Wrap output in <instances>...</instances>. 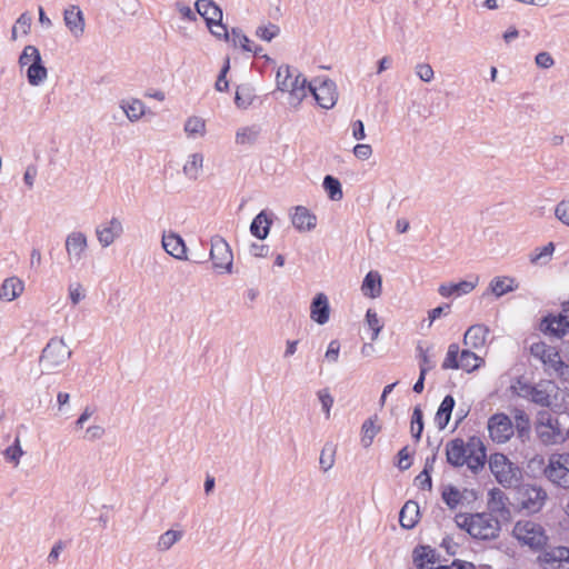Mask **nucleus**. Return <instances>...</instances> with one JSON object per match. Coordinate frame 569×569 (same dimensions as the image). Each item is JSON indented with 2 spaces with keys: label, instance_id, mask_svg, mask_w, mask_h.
Masks as SVG:
<instances>
[{
  "label": "nucleus",
  "instance_id": "72a5a7b5",
  "mask_svg": "<svg viewBox=\"0 0 569 569\" xmlns=\"http://www.w3.org/2000/svg\"><path fill=\"white\" fill-rule=\"evenodd\" d=\"M203 167V154L194 152L190 154L183 164V174L190 180H197L202 171Z\"/></svg>",
  "mask_w": 569,
  "mask_h": 569
},
{
  "label": "nucleus",
  "instance_id": "a211bd4d",
  "mask_svg": "<svg viewBox=\"0 0 569 569\" xmlns=\"http://www.w3.org/2000/svg\"><path fill=\"white\" fill-rule=\"evenodd\" d=\"M123 232V227L118 218H112L108 223L97 227L96 234L99 243L107 248L114 242Z\"/></svg>",
  "mask_w": 569,
  "mask_h": 569
},
{
  "label": "nucleus",
  "instance_id": "7ed1b4c3",
  "mask_svg": "<svg viewBox=\"0 0 569 569\" xmlns=\"http://www.w3.org/2000/svg\"><path fill=\"white\" fill-rule=\"evenodd\" d=\"M489 468L497 482L505 488H516L522 479L521 469L503 453H493L489 459Z\"/></svg>",
  "mask_w": 569,
  "mask_h": 569
},
{
  "label": "nucleus",
  "instance_id": "423d86ee",
  "mask_svg": "<svg viewBox=\"0 0 569 569\" xmlns=\"http://www.w3.org/2000/svg\"><path fill=\"white\" fill-rule=\"evenodd\" d=\"M535 430L539 440L546 445H556L563 440V433L557 417L542 410L537 415Z\"/></svg>",
  "mask_w": 569,
  "mask_h": 569
},
{
  "label": "nucleus",
  "instance_id": "09e8293b",
  "mask_svg": "<svg viewBox=\"0 0 569 569\" xmlns=\"http://www.w3.org/2000/svg\"><path fill=\"white\" fill-rule=\"evenodd\" d=\"M184 131L189 136H203L206 131L204 120L199 117H191L184 123Z\"/></svg>",
  "mask_w": 569,
  "mask_h": 569
},
{
  "label": "nucleus",
  "instance_id": "bf43d9fd",
  "mask_svg": "<svg viewBox=\"0 0 569 569\" xmlns=\"http://www.w3.org/2000/svg\"><path fill=\"white\" fill-rule=\"evenodd\" d=\"M229 68H230V60L229 58L226 59V63L223 66V68L221 69L219 76H218V79L216 81V90L218 91H226L229 87V83L226 79L227 77V73L229 71Z\"/></svg>",
  "mask_w": 569,
  "mask_h": 569
},
{
  "label": "nucleus",
  "instance_id": "bb28decb",
  "mask_svg": "<svg viewBox=\"0 0 569 569\" xmlns=\"http://www.w3.org/2000/svg\"><path fill=\"white\" fill-rule=\"evenodd\" d=\"M382 279L378 271H369L362 282L361 291L363 296L377 298L381 295Z\"/></svg>",
  "mask_w": 569,
  "mask_h": 569
},
{
  "label": "nucleus",
  "instance_id": "2eb2a0df",
  "mask_svg": "<svg viewBox=\"0 0 569 569\" xmlns=\"http://www.w3.org/2000/svg\"><path fill=\"white\" fill-rule=\"evenodd\" d=\"M538 561L543 569H569V548L559 546L545 550Z\"/></svg>",
  "mask_w": 569,
  "mask_h": 569
},
{
  "label": "nucleus",
  "instance_id": "c9c22d12",
  "mask_svg": "<svg viewBox=\"0 0 569 569\" xmlns=\"http://www.w3.org/2000/svg\"><path fill=\"white\" fill-rule=\"evenodd\" d=\"M121 109L130 121H138L146 112L144 103L139 99H130L121 102Z\"/></svg>",
  "mask_w": 569,
  "mask_h": 569
},
{
  "label": "nucleus",
  "instance_id": "9b49d317",
  "mask_svg": "<svg viewBox=\"0 0 569 569\" xmlns=\"http://www.w3.org/2000/svg\"><path fill=\"white\" fill-rule=\"evenodd\" d=\"M489 437L493 442L506 443L515 432V426L506 413H495L488 420Z\"/></svg>",
  "mask_w": 569,
  "mask_h": 569
},
{
  "label": "nucleus",
  "instance_id": "4468645a",
  "mask_svg": "<svg viewBox=\"0 0 569 569\" xmlns=\"http://www.w3.org/2000/svg\"><path fill=\"white\" fill-rule=\"evenodd\" d=\"M531 355L539 358L543 365L556 373L562 375L565 363L561 360L559 352L545 342L533 343L530 348Z\"/></svg>",
  "mask_w": 569,
  "mask_h": 569
},
{
  "label": "nucleus",
  "instance_id": "0eeeda50",
  "mask_svg": "<svg viewBox=\"0 0 569 569\" xmlns=\"http://www.w3.org/2000/svg\"><path fill=\"white\" fill-rule=\"evenodd\" d=\"M516 390L519 397L528 399L536 405L541 407H549L551 405L553 385L550 381H542L537 385L519 381Z\"/></svg>",
  "mask_w": 569,
  "mask_h": 569
},
{
  "label": "nucleus",
  "instance_id": "37998d69",
  "mask_svg": "<svg viewBox=\"0 0 569 569\" xmlns=\"http://www.w3.org/2000/svg\"><path fill=\"white\" fill-rule=\"evenodd\" d=\"M460 349L457 343H451L448 347V351L446 355V358L442 362V369H459V357H460Z\"/></svg>",
  "mask_w": 569,
  "mask_h": 569
},
{
  "label": "nucleus",
  "instance_id": "c756f323",
  "mask_svg": "<svg viewBox=\"0 0 569 569\" xmlns=\"http://www.w3.org/2000/svg\"><path fill=\"white\" fill-rule=\"evenodd\" d=\"M455 403V399L450 395L446 396L441 401L435 417V423L440 430H443L447 427L451 418Z\"/></svg>",
  "mask_w": 569,
  "mask_h": 569
},
{
  "label": "nucleus",
  "instance_id": "5701e85b",
  "mask_svg": "<svg viewBox=\"0 0 569 569\" xmlns=\"http://www.w3.org/2000/svg\"><path fill=\"white\" fill-rule=\"evenodd\" d=\"M162 247L167 253L178 260H187V247L183 239L177 233L163 234Z\"/></svg>",
  "mask_w": 569,
  "mask_h": 569
},
{
  "label": "nucleus",
  "instance_id": "b1692460",
  "mask_svg": "<svg viewBox=\"0 0 569 569\" xmlns=\"http://www.w3.org/2000/svg\"><path fill=\"white\" fill-rule=\"evenodd\" d=\"M64 23L76 38L83 34L84 18L82 11L78 7L71 6L64 10Z\"/></svg>",
  "mask_w": 569,
  "mask_h": 569
},
{
  "label": "nucleus",
  "instance_id": "864d4df0",
  "mask_svg": "<svg viewBox=\"0 0 569 569\" xmlns=\"http://www.w3.org/2000/svg\"><path fill=\"white\" fill-rule=\"evenodd\" d=\"M515 420H516V429L519 433V437H523L525 435H528V432L530 430V425H529V418H528L527 413L522 410H517L516 415H515Z\"/></svg>",
  "mask_w": 569,
  "mask_h": 569
},
{
  "label": "nucleus",
  "instance_id": "e2e57ef3",
  "mask_svg": "<svg viewBox=\"0 0 569 569\" xmlns=\"http://www.w3.org/2000/svg\"><path fill=\"white\" fill-rule=\"evenodd\" d=\"M104 428L99 425L90 426L86 430L84 439L89 441L99 440L104 436Z\"/></svg>",
  "mask_w": 569,
  "mask_h": 569
},
{
  "label": "nucleus",
  "instance_id": "0e129e2a",
  "mask_svg": "<svg viewBox=\"0 0 569 569\" xmlns=\"http://www.w3.org/2000/svg\"><path fill=\"white\" fill-rule=\"evenodd\" d=\"M340 352V343L338 340L330 341L328 349L326 351L325 358L329 362H337L339 358Z\"/></svg>",
  "mask_w": 569,
  "mask_h": 569
},
{
  "label": "nucleus",
  "instance_id": "5fc2aeb1",
  "mask_svg": "<svg viewBox=\"0 0 569 569\" xmlns=\"http://www.w3.org/2000/svg\"><path fill=\"white\" fill-rule=\"evenodd\" d=\"M231 37L234 46L239 44L244 51L252 50L249 38L246 34H243L240 29L232 28Z\"/></svg>",
  "mask_w": 569,
  "mask_h": 569
},
{
  "label": "nucleus",
  "instance_id": "412c9836",
  "mask_svg": "<svg viewBox=\"0 0 569 569\" xmlns=\"http://www.w3.org/2000/svg\"><path fill=\"white\" fill-rule=\"evenodd\" d=\"M291 222L301 232L311 231L317 226V217L308 208L297 206L291 216Z\"/></svg>",
  "mask_w": 569,
  "mask_h": 569
},
{
  "label": "nucleus",
  "instance_id": "f8f14e48",
  "mask_svg": "<svg viewBox=\"0 0 569 569\" xmlns=\"http://www.w3.org/2000/svg\"><path fill=\"white\" fill-rule=\"evenodd\" d=\"M210 259L216 269L231 272L233 254L228 242L220 236L211 238Z\"/></svg>",
  "mask_w": 569,
  "mask_h": 569
},
{
  "label": "nucleus",
  "instance_id": "cd10ccee",
  "mask_svg": "<svg viewBox=\"0 0 569 569\" xmlns=\"http://www.w3.org/2000/svg\"><path fill=\"white\" fill-rule=\"evenodd\" d=\"M271 224V219L268 217L267 212L262 210L251 221L250 233L253 237L263 240L268 237Z\"/></svg>",
  "mask_w": 569,
  "mask_h": 569
},
{
  "label": "nucleus",
  "instance_id": "58836bf2",
  "mask_svg": "<svg viewBox=\"0 0 569 569\" xmlns=\"http://www.w3.org/2000/svg\"><path fill=\"white\" fill-rule=\"evenodd\" d=\"M322 186L331 200L338 201L342 199L343 192L341 183L337 178L329 174L326 176Z\"/></svg>",
  "mask_w": 569,
  "mask_h": 569
},
{
  "label": "nucleus",
  "instance_id": "6e6d98bb",
  "mask_svg": "<svg viewBox=\"0 0 569 569\" xmlns=\"http://www.w3.org/2000/svg\"><path fill=\"white\" fill-rule=\"evenodd\" d=\"M318 398L321 402V407H322V410L323 412L326 413L327 418L330 417V409L333 405V398L332 396L330 395L329 390L328 389H321L318 391Z\"/></svg>",
  "mask_w": 569,
  "mask_h": 569
},
{
  "label": "nucleus",
  "instance_id": "f3484780",
  "mask_svg": "<svg viewBox=\"0 0 569 569\" xmlns=\"http://www.w3.org/2000/svg\"><path fill=\"white\" fill-rule=\"evenodd\" d=\"M486 462V448L478 437L469 438V451L467 453L466 462L467 467L477 472L482 469Z\"/></svg>",
  "mask_w": 569,
  "mask_h": 569
},
{
  "label": "nucleus",
  "instance_id": "f704fd0d",
  "mask_svg": "<svg viewBox=\"0 0 569 569\" xmlns=\"http://www.w3.org/2000/svg\"><path fill=\"white\" fill-rule=\"evenodd\" d=\"M513 278L509 277H495L490 281V290L496 297H501L508 292L515 291L518 286L515 283Z\"/></svg>",
  "mask_w": 569,
  "mask_h": 569
},
{
  "label": "nucleus",
  "instance_id": "c03bdc74",
  "mask_svg": "<svg viewBox=\"0 0 569 569\" xmlns=\"http://www.w3.org/2000/svg\"><path fill=\"white\" fill-rule=\"evenodd\" d=\"M555 250L553 243L549 242L542 248L536 249L530 253V262L533 264H545L550 259L552 252Z\"/></svg>",
  "mask_w": 569,
  "mask_h": 569
},
{
  "label": "nucleus",
  "instance_id": "f257e3e1",
  "mask_svg": "<svg viewBox=\"0 0 569 569\" xmlns=\"http://www.w3.org/2000/svg\"><path fill=\"white\" fill-rule=\"evenodd\" d=\"M457 526L465 529L473 539L492 540L498 538L500 522L491 513H458L455 517Z\"/></svg>",
  "mask_w": 569,
  "mask_h": 569
},
{
  "label": "nucleus",
  "instance_id": "6e6552de",
  "mask_svg": "<svg viewBox=\"0 0 569 569\" xmlns=\"http://www.w3.org/2000/svg\"><path fill=\"white\" fill-rule=\"evenodd\" d=\"M308 89L317 103L323 109H331L338 99L336 83L328 78H315Z\"/></svg>",
  "mask_w": 569,
  "mask_h": 569
},
{
  "label": "nucleus",
  "instance_id": "a878e982",
  "mask_svg": "<svg viewBox=\"0 0 569 569\" xmlns=\"http://www.w3.org/2000/svg\"><path fill=\"white\" fill-rule=\"evenodd\" d=\"M477 283L478 277H476L473 281L463 280L458 283H442L440 284L438 291L442 297H450L452 295L462 296L471 292L476 288Z\"/></svg>",
  "mask_w": 569,
  "mask_h": 569
},
{
  "label": "nucleus",
  "instance_id": "603ef678",
  "mask_svg": "<svg viewBox=\"0 0 569 569\" xmlns=\"http://www.w3.org/2000/svg\"><path fill=\"white\" fill-rule=\"evenodd\" d=\"M280 32V28L277 24L269 23L267 26H260L256 30L257 37L264 41H271Z\"/></svg>",
  "mask_w": 569,
  "mask_h": 569
},
{
  "label": "nucleus",
  "instance_id": "393cba45",
  "mask_svg": "<svg viewBox=\"0 0 569 569\" xmlns=\"http://www.w3.org/2000/svg\"><path fill=\"white\" fill-rule=\"evenodd\" d=\"M310 82L300 73H298L292 81H290L289 87V103L291 106H299L301 101L307 97Z\"/></svg>",
  "mask_w": 569,
  "mask_h": 569
},
{
  "label": "nucleus",
  "instance_id": "9d476101",
  "mask_svg": "<svg viewBox=\"0 0 569 569\" xmlns=\"http://www.w3.org/2000/svg\"><path fill=\"white\" fill-rule=\"evenodd\" d=\"M197 12L204 19L207 27L219 28L223 31V39L229 40L227 27L222 23V10L212 0H197L194 3Z\"/></svg>",
  "mask_w": 569,
  "mask_h": 569
},
{
  "label": "nucleus",
  "instance_id": "7c9ffc66",
  "mask_svg": "<svg viewBox=\"0 0 569 569\" xmlns=\"http://www.w3.org/2000/svg\"><path fill=\"white\" fill-rule=\"evenodd\" d=\"M378 416L375 415L367 419L361 426V445L363 448H369L375 437L380 432L381 427L377 423Z\"/></svg>",
  "mask_w": 569,
  "mask_h": 569
},
{
  "label": "nucleus",
  "instance_id": "49530a36",
  "mask_svg": "<svg viewBox=\"0 0 569 569\" xmlns=\"http://www.w3.org/2000/svg\"><path fill=\"white\" fill-rule=\"evenodd\" d=\"M441 496L442 500L450 509H456L462 499L461 492L453 486H447Z\"/></svg>",
  "mask_w": 569,
  "mask_h": 569
},
{
  "label": "nucleus",
  "instance_id": "c85d7f7f",
  "mask_svg": "<svg viewBox=\"0 0 569 569\" xmlns=\"http://www.w3.org/2000/svg\"><path fill=\"white\" fill-rule=\"evenodd\" d=\"M419 518V506L416 501H407L400 510L399 521L401 527L406 529L413 528Z\"/></svg>",
  "mask_w": 569,
  "mask_h": 569
},
{
  "label": "nucleus",
  "instance_id": "20e7f679",
  "mask_svg": "<svg viewBox=\"0 0 569 569\" xmlns=\"http://www.w3.org/2000/svg\"><path fill=\"white\" fill-rule=\"evenodd\" d=\"M71 357V350L61 338H52L43 348L40 357V367L43 373H53L59 370Z\"/></svg>",
  "mask_w": 569,
  "mask_h": 569
},
{
  "label": "nucleus",
  "instance_id": "69168bd1",
  "mask_svg": "<svg viewBox=\"0 0 569 569\" xmlns=\"http://www.w3.org/2000/svg\"><path fill=\"white\" fill-rule=\"evenodd\" d=\"M333 456H335V451L333 450H331V452L328 455L327 453V448L322 449L319 462H320L321 469L325 472H327L328 470H330L332 468L333 462H335Z\"/></svg>",
  "mask_w": 569,
  "mask_h": 569
},
{
  "label": "nucleus",
  "instance_id": "774afa93",
  "mask_svg": "<svg viewBox=\"0 0 569 569\" xmlns=\"http://www.w3.org/2000/svg\"><path fill=\"white\" fill-rule=\"evenodd\" d=\"M535 60H536L537 66L540 68H543V69H549L555 64L553 58L550 56L549 52H546V51L539 52L536 56Z\"/></svg>",
  "mask_w": 569,
  "mask_h": 569
},
{
  "label": "nucleus",
  "instance_id": "e433bc0d",
  "mask_svg": "<svg viewBox=\"0 0 569 569\" xmlns=\"http://www.w3.org/2000/svg\"><path fill=\"white\" fill-rule=\"evenodd\" d=\"M483 360L469 349L462 350L459 357V369L471 372L478 369Z\"/></svg>",
  "mask_w": 569,
  "mask_h": 569
},
{
  "label": "nucleus",
  "instance_id": "39448f33",
  "mask_svg": "<svg viewBox=\"0 0 569 569\" xmlns=\"http://www.w3.org/2000/svg\"><path fill=\"white\" fill-rule=\"evenodd\" d=\"M543 476L556 487L569 489V452H555L543 467Z\"/></svg>",
  "mask_w": 569,
  "mask_h": 569
},
{
  "label": "nucleus",
  "instance_id": "de8ad7c7",
  "mask_svg": "<svg viewBox=\"0 0 569 569\" xmlns=\"http://www.w3.org/2000/svg\"><path fill=\"white\" fill-rule=\"evenodd\" d=\"M292 73L290 71V67L288 64L280 66L277 71L276 80L277 88L281 91L289 90L290 81H292Z\"/></svg>",
  "mask_w": 569,
  "mask_h": 569
},
{
  "label": "nucleus",
  "instance_id": "a19ab883",
  "mask_svg": "<svg viewBox=\"0 0 569 569\" xmlns=\"http://www.w3.org/2000/svg\"><path fill=\"white\" fill-rule=\"evenodd\" d=\"M182 538L181 531L168 530L163 532L157 542V548L160 551L169 550L176 542Z\"/></svg>",
  "mask_w": 569,
  "mask_h": 569
},
{
  "label": "nucleus",
  "instance_id": "680f3d73",
  "mask_svg": "<svg viewBox=\"0 0 569 569\" xmlns=\"http://www.w3.org/2000/svg\"><path fill=\"white\" fill-rule=\"evenodd\" d=\"M69 297L72 305H78L84 298L82 286L80 283H71L69 286Z\"/></svg>",
  "mask_w": 569,
  "mask_h": 569
},
{
  "label": "nucleus",
  "instance_id": "473e14b6",
  "mask_svg": "<svg viewBox=\"0 0 569 569\" xmlns=\"http://www.w3.org/2000/svg\"><path fill=\"white\" fill-rule=\"evenodd\" d=\"M47 78H48V70L43 66L42 59L40 57L39 59H37L34 62H32L28 67L27 79L31 86L38 87L41 83H43Z\"/></svg>",
  "mask_w": 569,
  "mask_h": 569
},
{
  "label": "nucleus",
  "instance_id": "6ab92c4d",
  "mask_svg": "<svg viewBox=\"0 0 569 569\" xmlns=\"http://www.w3.org/2000/svg\"><path fill=\"white\" fill-rule=\"evenodd\" d=\"M469 451V441H465L460 438H456L447 443L446 456L447 461L453 467L465 466L467 453Z\"/></svg>",
  "mask_w": 569,
  "mask_h": 569
},
{
  "label": "nucleus",
  "instance_id": "4be33fe9",
  "mask_svg": "<svg viewBox=\"0 0 569 569\" xmlns=\"http://www.w3.org/2000/svg\"><path fill=\"white\" fill-rule=\"evenodd\" d=\"M330 307L328 297L319 292L313 298L310 306V318L318 325H325L329 321Z\"/></svg>",
  "mask_w": 569,
  "mask_h": 569
},
{
  "label": "nucleus",
  "instance_id": "79ce46f5",
  "mask_svg": "<svg viewBox=\"0 0 569 569\" xmlns=\"http://www.w3.org/2000/svg\"><path fill=\"white\" fill-rule=\"evenodd\" d=\"M3 455H4L6 460L8 462L12 463L13 467L19 466L20 458L24 455V451L21 448L19 437H16L13 443L4 450Z\"/></svg>",
  "mask_w": 569,
  "mask_h": 569
},
{
  "label": "nucleus",
  "instance_id": "4c0bfd02",
  "mask_svg": "<svg viewBox=\"0 0 569 569\" xmlns=\"http://www.w3.org/2000/svg\"><path fill=\"white\" fill-rule=\"evenodd\" d=\"M413 560L418 568H423V562L435 563L437 561L436 550L429 546H420L413 550Z\"/></svg>",
  "mask_w": 569,
  "mask_h": 569
},
{
  "label": "nucleus",
  "instance_id": "dca6fc26",
  "mask_svg": "<svg viewBox=\"0 0 569 569\" xmlns=\"http://www.w3.org/2000/svg\"><path fill=\"white\" fill-rule=\"evenodd\" d=\"M541 330L556 338H562L569 331V305L563 303L558 316H548L541 322Z\"/></svg>",
  "mask_w": 569,
  "mask_h": 569
},
{
  "label": "nucleus",
  "instance_id": "13d9d810",
  "mask_svg": "<svg viewBox=\"0 0 569 569\" xmlns=\"http://www.w3.org/2000/svg\"><path fill=\"white\" fill-rule=\"evenodd\" d=\"M556 217L569 227V200L560 201L555 209Z\"/></svg>",
  "mask_w": 569,
  "mask_h": 569
},
{
  "label": "nucleus",
  "instance_id": "f03ea898",
  "mask_svg": "<svg viewBox=\"0 0 569 569\" xmlns=\"http://www.w3.org/2000/svg\"><path fill=\"white\" fill-rule=\"evenodd\" d=\"M512 537L522 546L533 551L543 549L548 542L545 528L532 520H519L512 529Z\"/></svg>",
  "mask_w": 569,
  "mask_h": 569
},
{
  "label": "nucleus",
  "instance_id": "8fccbe9b",
  "mask_svg": "<svg viewBox=\"0 0 569 569\" xmlns=\"http://www.w3.org/2000/svg\"><path fill=\"white\" fill-rule=\"evenodd\" d=\"M41 57L39 50L37 47L29 44L26 46L19 57V64L21 68L26 66H30L32 62H34L37 59Z\"/></svg>",
  "mask_w": 569,
  "mask_h": 569
},
{
  "label": "nucleus",
  "instance_id": "2f4dec72",
  "mask_svg": "<svg viewBox=\"0 0 569 569\" xmlns=\"http://www.w3.org/2000/svg\"><path fill=\"white\" fill-rule=\"evenodd\" d=\"M23 291V282L18 278L12 277L3 281L0 290V299L4 301H12L18 298Z\"/></svg>",
  "mask_w": 569,
  "mask_h": 569
},
{
  "label": "nucleus",
  "instance_id": "052dcab7",
  "mask_svg": "<svg viewBox=\"0 0 569 569\" xmlns=\"http://www.w3.org/2000/svg\"><path fill=\"white\" fill-rule=\"evenodd\" d=\"M416 485L423 490H431L432 481L428 469H423L415 479Z\"/></svg>",
  "mask_w": 569,
  "mask_h": 569
},
{
  "label": "nucleus",
  "instance_id": "4d7b16f0",
  "mask_svg": "<svg viewBox=\"0 0 569 569\" xmlns=\"http://www.w3.org/2000/svg\"><path fill=\"white\" fill-rule=\"evenodd\" d=\"M416 74L420 80H422L425 82H430L435 77L433 69L429 63L417 64L416 66Z\"/></svg>",
  "mask_w": 569,
  "mask_h": 569
},
{
  "label": "nucleus",
  "instance_id": "a18cd8bd",
  "mask_svg": "<svg viewBox=\"0 0 569 569\" xmlns=\"http://www.w3.org/2000/svg\"><path fill=\"white\" fill-rule=\"evenodd\" d=\"M423 431V413L419 406L415 407L411 418V435L419 441Z\"/></svg>",
  "mask_w": 569,
  "mask_h": 569
},
{
  "label": "nucleus",
  "instance_id": "338daca9",
  "mask_svg": "<svg viewBox=\"0 0 569 569\" xmlns=\"http://www.w3.org/2000/svg\"><path fill=\"white\" fill-rule=\"evenodd\" d=\"M353 154L360 160H367L372 154V148L370 144L359 143L353 148Z\"/></svg>",
  "mask_w": 569,
  "mask_h": 569
},
{
  "label": "nucleus",
  "instance_id": "ea45409f",
  "mask_svg": "<svg viewBox=\"0 0 569 569\" xmlns=\"http://www.w3.org/2000/svg\"><path fill=\"white\" fill-rule=\"evenodd\" d=\"M259 133L260 129L257 126L240 128L236 133V142L238 144H252L258 139Z\"/></svg>",
  "mask_w": 569,
  "mask_h": 569
},
{
  "label": "nucleus",
  "instance_id": "1a4fd4ad",
  "mask_svg": "<svg viewBox=\"0 0 569 569\" xmlns=\"http://www.w3.org/2000/svg\"><path fill=\"white\" fill-rule=\"evenodd\" d=\"M518 495L521 508L532 513L540 511L548 498L547 491L535 485H523Z\"/></svg>",
  "mask_w": 569,
  "mask_h": 569
},
{
  "label": "nucleus",
  "instance_id": "ddd939ff",
  "mask_svg": "<svg viewBox=\"0 0 569 569\" xmlns=\"http://www.w3.org/2000/svg\"><path fill=\"white\" fill-rule=\"evenodd\" d=\"M67 259L70 266L74 267L84 258L88 249V238L81 231L70 232L64 242Z\"/></svg>",
  "mask_w": 569,
  "mask_h": 569
},
{
  "label": "nucleus",
  "instance_id": "aec40b11",
  "mask_svg": "<svg viewBox=\"0 0 569 569\" xmlns=\"http://www.w3.org/2000/svg\"><path fill=\"white\" fill-rule=\"evenodd\" d=\"M489 328L485 325H473L467 329L463 336V343L470 349H482L488 340Z\"/></svg>",
  "mask_w": 569,
  "mask_h": 569
},
{
  "label": "nucleus",
  "instance_id": "3c124183",
  "mask_svg": "<svg viewBox=\"0 0 569 569\" xmlns=\"http://www.w3.org/2000/svg\"><path fill=\"white\" fill-rule=\"evenodd\" d=\"M366 322L369 326V328L372 330L371 340L372 341L377 340V338L382 329V325L380 323V319H379L377 312L373 311L372 309H368V311L366 313Z\"/></svg>",
  "mask_w": 569,
  "mask_h": 569
}]
</instances>
